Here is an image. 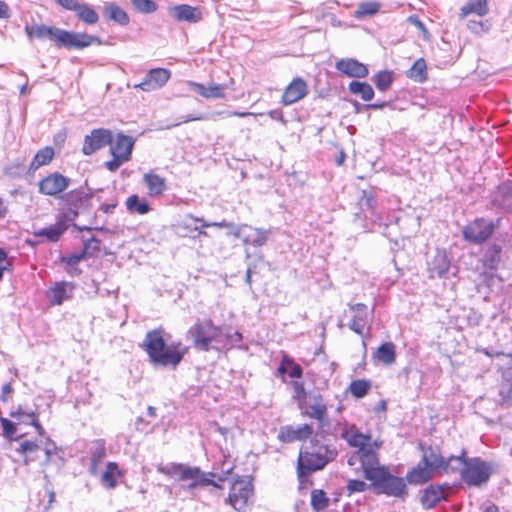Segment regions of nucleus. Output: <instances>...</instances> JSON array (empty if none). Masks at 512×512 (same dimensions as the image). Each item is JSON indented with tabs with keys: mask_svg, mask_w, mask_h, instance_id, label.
<instances>
[{
	"mask_svg": "<svg viewBox=\"0 0 512 512\" xmlns=\"http://www.w3.org/2000/svg\"><path fill=\"white\" fill-rule=\"evenodd\" d=\"M233 228H234V231L232 234L236 238L241 237L242 230L244 228H249L252 231L251 234H249L243 238L244 244H250V245H253L256 247H260V246H263L268 240V231H266V230H263L260 228H253L246 224H242L240 226L234 225Z\"/></svg>",
	"mask_w": 512,
	"mask_h": 512,
	"instance_id": "nucleus-19",
	"label": "nucleus"
},
{
	"mask_svg": "<svg viewBox=\"0 0 512 512\" xmlns=\"http://www.w3.org/2000/svg\"><path fill=\"white\" fill-rule=\"evenodd\" d=\"M70 184V179L64 175L55 172L43 178L38 186L39 192L47 196H56L65 191Z\"/></svg>",
	"mask_w": 512,
	"mask_h": 512,
	"instance_id": "nucleus-11",
	"label": "nucleus"
},
{
	"mask_svg": "<svg viewBox=\"0 0 512 512\" xmlns=\"http://www.w3.org/2000/svg\"><path fill=\"white\" fill-rule=\"evenodd\" d=\"M308 92L306 82L301 78H295L285 89L282 96L284 105H291L306 96Z\"/></svg>",
	"mask_w": 512,
	"mask_h": 512,
	"instance_id": "nucleus-18",
	"label": "nucleus"
},
{
	"mask_svg": "<svg viewBox=\"0 0 512 512\" xmlns=\"http://www.w3.org/2000/svg\"><path fill=\"white\" fill-rule=\"evenodd\" d=\"M492 204L502 210L512 211V184H503L495 191Z\"/></svg>",
	"mask_w": 512,
	"mask_h": 512,
	"instance_id": "nucleus-24",
	"label": "nucleus"
},
{
	"mask_svg": "<svg viewBox=\"0 0 512 512\" xmlns=\"http://www.w3.org/2000/svg\"><path fill=\"white\" fill-rule=\"evenodd\" d=\"M126 207L131 213L146 214L150 211V206L146 199L140 198L138 195H131L126 200Z\"/></svg>",
	"mask_w": 512,
	"mask_h": 512,
	"instance_id": "nucleus-33",
	"label": "nucleus"
},
{
	"mask_svg": "<svg viewBox=\"0 0 512 512\" xmlns=\"http://www.w3.org/2000/svg\"><path fill=\"white\" fill-rule=\"evenodd\" d=\"M329 504V499L323 490L315 489L311 493V505L313 509L320 511L325 509Z\"/></svg>",
	"mask_w": 512,
	"mask_h": 512,
	"instance_id": "nucleus-44",
	"label": "nucleus"
},
{
	"mask_svg": "<svg viewBox=\"0 0 512 512\" xmlns=\"http://www.w3.org/2000/svg\"><path fill=\"white\" fill-rule=\"evenodd\" d=\"M56 3L61 6L63 9L68 11L75 12L79 5L81 4V0H55Z\"/></svg>",
	"mask_w": 512,
	"mask_h": 512,
	"instance_id": "nucleus-59",
	"label": "nucleus"
},
{
	"mask_svg": "<svg viewBox=\"0 0 512 512\" xmlns=\"http://www.w3.org/2000/svg\"><path fill=\"white\" fill-rule=\"evenodd\" d=\"M300 408L303 409L302 415L318 422V428L322 434L326 432L325 427L329 426V418L327 405L321 394L317 393L307 396V398L302 401V407Z\"/></svg>",
	"mask_w": 512,
	"mask_h": 512,
	"instance_id": "nucleus-6",
	"label": "nucleus"
},
{
	"mask_svg": "<svg viewBox=\"0 0 512 512\" xmlns=\"http://www.w3.org/2000/svg\"><path fill=\"white\" fill-rule=\"evenodd\" d=\"M488 13L487 0H468L467 4L461 8L460 15L462 18L470 14L484 16Z\"/></svg>",
	"mask_w": 512,
	"mask_h": 512,
	"instance_id": "nucleus-32",
	"label": "nucleus"
},
{
	"mask_svg": "<svg viewBox=\"0 0 512 512\" xmlns=\"http://www.w3.org/2000/svg\"><path fill=\"white\" fill-rule=\"evenodd\" d=\"M0 421L2 424L3 436L11 439L17 431V422H13L7 418H1Z\"/></svg>",
	"mask_w": 512,
	"mask_h": 512,
	"instance_id": "nucleus-55",
	"label": "nucleus"
},
{
	"mask_svg": "<svg viewBox=\"0 0 512 512\" xmlns=\"http://www.w3.org/2000/svg\"><path fill=\"white\" fill-rule=\"evenodd\" d=\"M445 498L446 493L443 486L430 485L424 490L421 496V504L423 505V507L431 509Z\"/></svg>",
	"mask_w": 512,
	"mask_h": 512,
	"instance_id": "nucleus-23",
	"label": "nucleus"
},
{
	"mask_svg": "<svg viewBox=\"0 0 512 512\" xmlns=\"http://www.w3.org/2000/svg\"><path fill=\"white\" fill-rule=\"evenodd\" d=\"M53 156L54 150L52 147H45L39 150L30 164V170H37L41 166L49 164L52 161Z\"/></svg>",
	"mask_w": 512,
	"mask_h": 512,
	"instance_id": "nucleus-37",
	"label": "nucleus"
},
{
	"mask_svg": "<svg viewBox=\"0 0 512 512\" xmlns=\"http://www.w3.org/2000/svg\"><path fill=\"white\" fill-rule=\"evenodd\" d=\"M490 475L489 465L479 458L468 459L462 469V479L470 486H481L489 480Z\"/></svg>",
	"mask_w": 512,
	"mask_h": 512,
	"instance_id": "nucleus-7",
	"label": "nucleus"
},
{
	"mask_svg": "<svg viewBox=\"0 0 512 512\" xmlns=\"http://www.w3.org/2000/svg\"><path fill=\"white\" fill-rule=\"evenodd\" d=\"M67 225L63 220L57 221L49 227L42 228L35 232L37 237H45L48 241L56 242L60 236L66 231Z\"/></svg>",
	"mask_w": 512,
	"mask_h": 512,
	"instance_id": "nucleus-28",
	"label": "nucleus"
},
{
	"mask_svg": "<svg viewBox=\"0 0 512 512\" xmlns=\"http://www.w3.org/2000/svg\"><path fill=\"white\" fill-rule=\"evenodd\" d=\"M349 308L352 313V319L348 326L355 333L362 335L368 316L367 306L363 303H356L350 304Z\"/></svg>",
	"mask_w": 512,
	"mask_h": 512,
	"instance_id": "nucleus-21",
	"label": "nucleus"
},
{
	"mask_svg": "<svg viewBox=\"0 0 512 512\" xmlns=\"http://www.w3.org/2000/svg\"><path fill=\"white\" fill-rule=\"evenodd\" d=\"M75 13L79 20L88 25H94L99 20L97 12L84 2H81Z\"/></svg>",
	"mask_w": 512,
	"mask_h": 512,
	"instance_id": "nucleus-34",
	"label": "nucleus"
},
{
	"mask_svg": "<svg viewBox=\"0 0 512 512\" xmlns=\"http://www.w3.org/2000/svg\"><path fill=\"white\" fill-rule=\"evenodd\" d=\"M433 477V471L431 468L422 465V462L407 474V480L411 484H422L427 482Z\"/></svg>",
	"mask_w": 512,
	"mask_h": 512,
	"instance_id": "nucleus-30",
	"label": "nucleus"
},
{
	"mask_svg": "<svg viewBox=\"0 0 512 512\" xmlns=\"http://www.w3.org/2000/svg\"><path fill=\"white\" fill-rule=\"evenodd\" d=\"M445 457H443L438 450L429 448L423 451L422 463L434 471H440L444 465Z\"/></svg>",
	"mask_w": 512,
	"mask_h": 512,
	"instance_id": "nucleus-31",
	"label": "nucleus"
},
{
	"mask_svg": "<svg viewBox=\"0 0 512 512\" xmlns=\"http://www.w3.org/2000/svg\"><path fill=\"white\" fill-rule=\"evenodd\" d=\"M380 7H381L380 3L376 2V1L362 2L358 5L354 15L356 18L373 16L379 12Z\"/></svg>",
	"mask_w": 512,
	"mask_h": 512,
	"instance_id": "nucleus-42",
	"label": "nucleus"
},
{
	"mask_svg": "<svg viewBox=\"0 0 512 512\" xmlns=\"http://www.w3.org/2000/svg\"><path fill=\"white\" fill-rule=\"evenodd\" d=\"M214 486L216 488H221L219 484H217L214 480L208 478L201 470H200V476L195 482H192L189 487L195 488L197 486Z\"/></svg>",
	"mask_w": 512,
	"mask_h": 512,
	"instance_id": "nucleus-57",
	"label": "nucleus"
},
{
	"mask_svg": "<svg viewBox=\"0 0 512 512\" xmlns=\"http://www.w3.org/2000/svg\"><path fill=\"white\" fill-rule=\"evenodd\" d=\"M434 267L431 269L432 274H436L438 277H442L446 274L449 269V261L446 255L439 254L434 259Z\"/></svg>",
	"mask_w": 512,
	"mask_h": 512,
	"instance_id": "nucleus-47",
	"label": "nucleus"
},
{
	"mask_svg": "<svg viewBox=\"0 0 512 512\" xmlns=\"http://www.w3.org/2000/svg\"><path fill=\"white\" fill-rule=\"evenodd\" d=\"M131 2L141 13H152L157 10V4L152 0H131Z\"/></svg>",
	"mask_w": 512,
	"mask_h": 512,
	"instance_id": "nucleus-50",
	"label": "nucleus"
},
{
	"mask_svg": "<svg viewBox=\"0 0 512 512\" xmlns=\"http://www.w3.org/2000/svg\"><path fill=\"white\" fill-rule=\"evenodd\" d=\"M371 387L372 384L369 380L357 379L350 383L348 390L355 398H362L368 394Z\"/></svg>",
	"mask_w": 512,
	"mask_h": 512,
	"instance_id": "nucleus-40",
	"label": "nucleus"
},
{
	"mask_svg": "<svg viewBox=\"0 0 512 512\" xmlns=\"http://www.w3.org/2000/svg\"><path fill=\"white\" fill-rule=\"evenodd\" d=\"M105 13L109 19L117 22L120 25H127L129 23V17L127 13L115 4L106 6Z\"/></svg>",
	"mask_w": 512,
	"mask_h": 512,
	"instance_id": "nucleus-41",
	"label": "nucleus"
},
{
	"mask_svg": "<svg viewBox=\"0 0 512 512\" xmlns=\"http://www.w3.org/2000/svg\"><path fill=\"white\" fill-rule=\"evenodd\" d=\"M500 261V249L493 247L489 249L485 255V264L490 268H496Z\"/></svg>",
	"mask_w": 512,
	"mask_h": 512,
	"instance_id": "nucleus-54",
	"label": "nucleus"
},
{
	"mask_svg": "<svg viewBox=\"0 0 512 512\" xmlns=\"http://www.w3.org/2000/svg\"><path fill=\"white\" fill-rule=\"evenodd\" d=\"M156 89L162 88L170 79L171 72L165 68H154L147 73Z\"/></svg>",
	"mask_w": 512,
	"mask_h": 512,
	"instance_id": "nucleus-38",
	"label": "nucleus"
},
{
	"mask_svg": "<svg viewBox=\"0 0 512 512\" xmlns=\"http://www.w3.org/2000/svg\"><path fill=\"white\" fill-rule=\"evenodd\" d=\"M242 341V334L239 332H235L233 334H227L225 335V342H221L219 344V348H230L234 344L239 343Z\"/></svg>",
	"mask_w": 512,
	"mask_h": 512,
	"instance_id": "nucleus-58",
	"label": "nucleus"
},
{
	"mask_svg": "<svg viewBox=\"0 0 512 512\" xmlns=\"http://www.w3.org/2000/svg\"><path fill=\"white\" fill-rule=\"evenodd\" d=\"M38 450V444L32 441H24L20 444V447L18 448V452L26 455L24 459L25 464H28L29 461L34 460V458H29V455L37 452Z\"/></svg>",
	"mask_w": 512,
	"mask_h": 512,
	"instance_id": "nucleus-49",
	"label": "nucleus"
},
{
	"mask_svg": "<svg viewBox=\"0 0 512 512\" xmlns=\"http://www.w3.org/2000/svg\"><path fill=\"white\" fill-rule=\"evenodd\" d=\"M61 29L44 24H32L25 26V33L27 37L32 40L34 38L39 40L49 39L54 41L58 46Z\"/></svg>",
	"mask_w": 512,
	"mask_h": 512,
	"instance_id": "nucleus-15",
	"label": "nucleus"
},
{
	"mask_svg": "<svg viewBox=\"0 0 512 512\" xmlns=\"http://www.w3.org/2000/svg\"><path fill=\"white\" fill-rule=\"evenodd\" d=\"M367 488L368 485L364 481L358 479L349 480L346 486L349 495L356 492H364Z\"/></svg>",
	"mask_w": 512,
	"mask_h": 512,
	"instance_id": "nucleus-56",
	"label": "nucleus"
},
{
	"mask_svg": "<svg viewBox=\"0 0 512 512\" xmlns=\"http://www.w3.org/2000/svg\"><path fill=\"white\" fill-rule=\"evenodd\" d=\"M215 115L217 116H237V117H247V116H251V115H254L253 113L251 112H238V111H232V112H224V111H218L215 113Z\"/></svg>",
	"mask_w": 512,
	"mask_h": 512,
	"instance_id": "nucleus-61",
	"label": "nucleus"
},
{
	"mask_svg": "<svg viewBox=\"0 0 512 512\" xmlns=\"http://www.w3.org/2000/svg\"><path fill=\"white\" fill-rule=\"evenodd\" d=\"M74 288L70 282H56L47 291V298L52 305H61L65 300L72 298Z\"/></svg>",
	"mask_w": 512,
	"mask_h": 512,
	"instance_id": "nucleus-16",
	"label": "nucleus"
},
{
	"mask_svg": "<svg viewBox=\"0 0 512 512\" xmlns=\"http://www.w3.org/2000/svg\"><path fill=\"white\" fill-rule=\"evenodd\" d=\"M13 392V388L12 386L7 383V384H4L3 387H2V395H1V399L3 401H8V397L9 395Z\"/></svg>",
	"mask_w": 512,
	"mask_h": 512,
	"instance_id": "nucleus-63",
	"label": "nucleus"
},
{
	"mask_svg": "<svg viewBox=\"0 0 512 512\" xmlns=\"http://www.w3.org/2000/svg\"><path fill=\"white\" fill-rule=\"evenodd\" d=\"M313 434V427L309 424L300 426L287 425L281 427L278 438L284 443L303 441Z\"/></svg>",
	"mask_w": 512,
	"mask_h": 512,
	"instance_id": "nucleus-13",
	"label": "nucleus"
},
{
	"mask_svg": "<svg viewBox=\"0 0 512 512\" xmlns=\"http://www.w3.org/2000/svg\"><path fill=\"white\" fill-rule=\"evenodd\" d=\"M188 217L196 222H200L202 227H218V228H232L234 224L231 222H227L225 220L221 222H208L203 218L195 217L193 215H188Z\"/></svg>",
	"mask_w": 512,
	"mask_h": 512,
	"instance_id": "nucleus-53",
	"label": "nucleus"
},
{
	"mask_svg": "<svg viewBox=\"0 0 512 512\" xmlns=\"http://www.w3.org/2000/svg\"><path fill=\"white\" fill-rule=\"evenodd\" d=\"M9 16H10V10H9L8 5L5 2L0 1V18L6 19V18H9Z\"/></svg>",
	"mask_w": 512,
	"mask_h": 512,
	"instance_id": "nucleus-64",
	"label": "nucleus"
},
{
	"mask_svg": "<svg viewBox=\"0 0 512 512\" xmlns=\"http://www.w3.org/2000/svg\"><path fill=\"white\" fill-rule=\"evenodd\" d=\"M337 456V450L328 445L316 446L312 451L300 452L298 457V476L301 478L311 472L323 469Z\"/></svg>",
	"mask_w": 512,
	"mask_h": 512,
	"instance_id": "nucleus-4",
	"label": "nucleus"
},
{
	"mask_svg": "<svg viewBox=\"0 0 512 512\" xmlns=\"http://www.w3.org/2000/svg\"><path fill=\"white\" fill-rule=\"evenodd\" d=\"M181 463H170V464H158L157 471L167 476L175 477L179 475Z\"/></svg>",
	"mask_w": 512,
	"mask_h": 512,
	"instance_id": "nucleus-51",
	"label": "nucleus"
},
{
	"mask_svg": "<svg viewBox=\"0 0 512 512\" xmlns=\"http://www.w3.org/2000/svg\"><path fill=\"white\" fill-rule=\"evenodd\" d=\"M91 466L90 472L92 474H96L98 465L102 462V460L106 457V448L103 441H97L91 447Z\"/></svg>",
	"mask_w": 512,
	"mask_h": 512,
	"instance_id": "nucleus-35",
	"label": "nucleus"
},
{
	"mask_svg": "<svg viewBox=\"0 0 512 512\" xmlns=\"http://www.w3.org/2000/svg\"><path fill=\"white\" fill-rule=\"evenodd\" d=\"M141 347L154 366L172 367L174 369L188 352V348L183 346L180 341L166 344L164 330L162 329L147 332Z\"/></svg>",
	"mask_w": 512,
	"mask_h": 512,
	"instance_id": "nucleus-2",
	"label": "nucleus"
},
{
	"mask_svg": "<svg viewBox=\"0 0 512 512\" xmlns=\"http://www.w3.org/2000/svg\"><path fill=\"white\" fill-rule=\"evenodd\" d=\"M143 181L148 188V194L151 197L161 196L166 190V181L163 177L155 173H146Z\"/></svg>",
	"mask_w": 512,
	"mask_h": 512,
	"instance_id": "nucleus-25",
	"label": "nucleus"
},
{
	"mask_svg": "<svg viewBox=\"0 0 512 512\" xmlns=\"http://www.w3.org/2000/svg\"><path fill=\"white\" fill-rule=\"evenodd\" d=\"M493 231L494 225L492 221L477 218L463 228L462 234L465 240L480 244L485 242L492 235Z\"/></svg>",
	"mask_w": 512,
	"mask_h": 512,
	"instance_id": "nucleus-8",
	"label": "nucleus"
},
{
	"mask_svg": "<svg viewBox=\"0 0 512 512\" xmlns=\"http://www.w3.org/2000/svg\"><path fill=\"white\" fill-rule=\"evenodd\" d=\"M393 81V75L389 71H381L374 76V83L381 91L389 89Z\"/></svg>",
	"mask_w": 512,
	"mask_h": 512,
	"instance_id": "nucleus-45",
	"label": "nucleus"
},
{
	"mask_svg": "<svg viewBox=\"0 0 512 512\" xmlns=\"http://www.w3.org/2000/svg\"><path fill=\"white\" fill-rule=\"evenodd\" d=\"M284 364L288 365V374L292 378H301L303 374L302 367L297 364L293 358L284 353Z\"/></svg>",
	"mask_w": 512,
	"mask_h": 512,
	"instance_id": "nucleus-48",
	"label": "nucleus"
},
{
	"mask_svg": "<svg viewBox=\"0 0 512 512\" xmlns=\"http://www.w3.org/2000/svg\"><path fill=\"white\" fill-rule=\"evenodd\" d=\"M187 336L192 340L196 349L209 351L211 348H219L222 342V328L213 324L212 320L197 321L188 331Z\"/></svg>",
	"mask_w": 512,
	"mask_h": 512,
	"instance_id": "nucleus-3",
	"label": "nucleus"
},
{
	"mask_svg": "<svg viewBox=\"0 0 512 512\" xmlns=\"http://www.w3.org/2000/svg\"><path fill=\"white\" fill-rule=\"evenodd\" d=\"M349 90L353 94L360 95L364 101H370L374 96L372 86L366 82L352 81L349 84Z\"/></svg>",
	"mask_w": 512,
	"mask_h": 512,
	"instance_id": "nucleus-39",
	"label": "nucleus"
},
{
	"mask_svg": "<svg viewBox=\"0 0 512 512\" xmlns=\"http://www.w3.org/2000/svg\"><path fill=\"white\" fill-rule=\"evenodd\" d=\"M169 14L177 21L197 23L202 19V13L197 7L180 4L169 8Z\"/></svg>",
	"mask_w": 512,
	"mask_h": 512,
	"instance_id": "nucleus-17",
	"label": "nucleus"
},
{
	"mask_svg": "<svg viewBox=\"0 0 512 512\" xmlns=\"http://www.w3.org/2000/svg\"><path fill=\"white\" fill-rule=\"evenodd\" d=\"M134 143V139L130 136L118 133L114 138L111 134V142H109V146L112 159L105 163L106 168L109 171L114 172L122 164L129 161Z\"/></svg>",
	"mask_w": 512,
	"mask_h": 512,
	"instance_id": "nucleus-5",
	"label": "nucleus"
},
{
	"mask_svg": "<svg viewBox=\"0 0 512 512\" xmlns=\"http://www.w3.org/2000/svg\"><path fill=\"white\" fill-rule=\"evenodd\" d=\"M374 359L384 365H392L396 360V347L392 342L381 344L373 354Z\"/></svg>",
	"mask_w": 512,
	"mask_h": 512,
	"instance_id": "nucleus-26",
	"label": "nucleus"
},
{
	"mask_svg": "<svg viewBox=\"0 0 512 512\" xmlns=\"http://www.w3.org/2000/svg\"><path fill=\"white\" fill-rule=\"evenodd\" d=\"M134 88L141 89V90L146 91V92L157 90L154 87V85L152 84V82L150 81V78L148 77L147 74H146V76H145V78L143 79L142 82L134 85Z\"/></svg>",
	"mask_w": 512,
	"mask_h": 512,
	"instance_id": "nucleus-60",
	"label": "nucleus"
},
{
	"mask_svg": "<svg viewBox=\"0 0 512 512\" xmlns=\"http://www.w3.org/2000/svg\"><path fill=\"white\" fill-rule=\"evenodd\" d=\"M92 44H101L98 36L87 33L71 32L61 29L58 47L67 49H83Z\"/></svg>",
	"mask_w": 512,
	"mask_h": 512,
	"instance_id": "nucleus-10",
	"label": "nucleus"
},
{
	"mask_svg": "<svg viewBox=\"0 0 512 512\" xmlns=\"http://www.w3.org/2000/svg\"><path fill=\"white\" fill-rule=\"evenodd\" d=\"M111 131L104 128L94 129L90 135H86L82 147L85 155H91L97 150L109 145L111 142Z\"/></svg>",
	"mask_w": 512,
	"mask_h": 512,
	"instance_id": "nucleus-12",
	"label": "nucleus"
},
{
	"mask_svg": "<svg viewBox=\"0 0 512 512\" xmlns=\"http://www.w3.org/2000/svg\"><path fill=\"white\" fill-rule=\"evenodd\" d=\"M467 461L466 452L465 450H462L459 456H449L448 458H445L441 472L454 473L459 471L462 475V469L465 468Z\"/></svg>",
	"mask_w": 512,
	"mask_h": 512,
	"instance_id": "nucleus-29",
	"label": "nucleus"
},
{
	"mask_svg": "<svg viewBox=\"0 0 512 512\" xmlns=\"http://www.w3.org/2000/svg\"><path fill=\"white\" fill-rule=\"evenodd\" d=\"M187 85L194 92L206 99H223L225 98V91L229 88L228 84H217L210 82L208 85H204L194 81H188Z\"/></svg>",
	"mask_w": 512,
	"mask_h": 512,
	"instance_id": "nucleus-14",
	"label": "nucleus"
},
{
	"mask_svg": "<svg viewBox=\"0 0 512 512\" xmlns=\"http://www.w3.org/2000/svg\"><path fill=\"white\" fill-rule=\"evenodd\" d=\"M336 68L349 77L364 78L368 75V69L355 59H342L336 63Z\"/></svg>",
	"mask_w": 512,
	"mask_h": 512,
	"instance_id": "nucleus-22",
	"label": "nucleus"
},
{
	"mask_svg": "<svg viewBox=\"0 0 512 512\" xmlns=\"http://www.w3.org/2000/svg\"><path fill=\"white\" fill-rule=\"evenodd\" d=\"M292 387L294 391L293 398L298 401L299 407H302V401L307 398L304 384L296 380L292 382Z\"/></svg>",
	"mask_w": 512,
	"mask_h": 512,
	"instance_id": "nucleus-52",
	"label": "nucleus"
},
{
	"mask_svg": "<svg viewBox=\"0 0 512 512\" xmlns=\"http://www.w3.org/2000/svg\"><path fill=\"white\" fill-rule=\"evenodd\" d=\"M122 476L118 464L108 462L105 471L101 475V483L107 489H114L117 486V480Z\"/></svg>",
	"mask_w": 512,
	"mask_h": 512,
	"instance_id": "nucleus-27",
	"label": "nucleus"
},
{
	"mask_svg": "<svg viewBox=\"0 0 512 512\" xmlns=\"http://www.w3.org/2000/svg\"><path fill=\"white\" fill-rule=\"evenodd\" d=\"M92 245L94 249H98L99 241L94 237H91L90 239L85 241V250L82 253L62 257V262L66 263L68 266L71 267L77 266L79 262L85 258L86 251L90 247H92Z\"/></svg>",
	"mask_w": 512,
	"mask_h": 512,
	"instance_id": "nucleus-36",
	"label": "nucleus"
},
{
	"mask_svg": "<svg viewBox=\"0 0 512 512\" xmlns=\"http://www.w3.org/2000/svg\"><path fill=\"white\" fill-rule=\"evenodd\" d=\"M426 62L423 58L416 60L408 71V76L416 81L423 82L427 78Z\"/></svg>",
	"mask_w": 512,
	"mask_h": 512,
	"instance_id": "nucleus-43",
	"label": "nucleus"
},
{
	"mask_svg": "<svg viewBox=\"0 0 512 512\" xmlns=\"http://www.w3.org/2000/svg\"><path fill=\"white\" fill-rule=\"evenodd\" d=\"M408 21L410 23H412L413 25H415L419 30L423 31V32H426V27L425 25L423 24V22L416 16H410L408 18Z\"/></svg>",
	"mask_w": 512,
	"mask_h": 512,
	"instance_id": "nucleus-62",
	"label": "nucleus"
},
{
	"mask_svg": "<svg viewBox=\"0 0 512 512\" xmlns=\"http://www.w3.org/2000/svg\"><path fill=\"white\" fill-rule=\"evenodd\" d=\"M10 417L15 419L17 424H29L35 427L39 435H44L45 430L39 422L38 413L35 411L25 410L22 406H18L9 413Z\"/></svg>",
	"mask_w": 512,
	"mask_h": 512,
	"instance_id": "nucleus-20",
	"label": "nucleus"
},
{
	"mask_svg": "<svg viewBox=\"0 0 512 512\" xmlns=\"http://www.w3.org/2000/svg\"><path fill=\"white\" fill-rule=\"evenodd\" d=\"M200 476V469L198 467H191L185 464H181V468L179 470L178 480L187 481L192 480L195 482Z\"/></svg>",
	"mask_w": 512,
	"mask_h": 512,
	"instance_id": "nucleus-46",
	"label": "nucleus"
},
{
	"mask_svg": "<svg viewBox=\"0 0 512 512\" xmlns=\"http://www.w3.org/2000/svg\"><path fill=\"white\" fill-rule=\"evenodd\" d=\"M341 438L349 446L356 448L348 455V466L354 467L355 472L361 471L377 493L394 497L407 494L404 480L390 474L388 469L380 464L378 450L382 446V441H372L371 435L360 432L355 424H345Z\"/></svg>",
	"mask_w": 512,
	"mask_h": 512,
	"instance_id": "nucleus-1",
	"label": "nucleus"
},
{
	"mask_svg": "<svg viewBox=\"0 0 512 512\" xmlns=\"http://www.w3.org/2000/svg\"><path fill=\"white\" fill-rule=\"evenodd\" d=\"M252 493V483L249 480L238 478L231 486L228 501L235 510L241 512L246 509Z\"/></svg>",
	"mask_w": 512,
	"mask_h": 512,
	"instance_id": "nucleus-9",
	"label": "nucleus"
}]
</instances>
